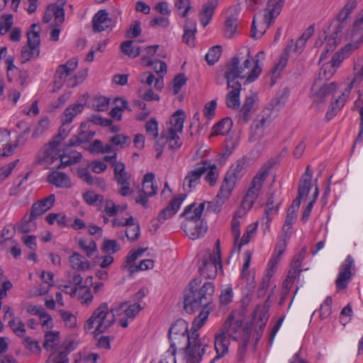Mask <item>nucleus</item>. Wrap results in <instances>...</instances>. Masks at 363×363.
Returning a JSON list of instances; mask_svg holds the SVG:
<instances>
[{"instance_id":"f3484780","label":"nucleus","mask_w":363,"mask_h":363,"mask_svg":"<svg viewBox=\"0 0 363 363\" xmlns=\"http://www.w3.org/2000/svg\"><path fill=\"white\" fill-rule=\"evenodd\" d=\"M241 86L242 85L240 83H231V85H227L228 89H232V90L229 91L225 96V102L228 108L238 109L240 107V93L241 91Z\"/></svg>"},{"instance_id":"7c9ffc66","label":"nucleus","mask_w":363,"mask_h":363,"mask_svg":"<svg viewBox=\"0 0 363 363\" xmlns=\"http://www.w3.org/2000/svg\"><path fill=\"white\" fill-rule=\"evenodd\" d=\"M216 6V4L210 1L203 5L202 10L200 13V17L201 23L204 27L209 23Z\"/></svg>"},{"instance_id":"864d4df0","label":"nucleus","mask_w":363,"mask_h":363,"mask_svg":"<svg viewBox=\"0 0 363 363\" xmlns=\"http://www.w3.org/2000/svg\"><path fill=\"white\" fill-rule=\"evenodd\" d=\"M83 199L86 203L94 206L97 202L101 203L104 200V196L96 194L93 191H87L83 194Z\"/></svg>"},{"instance_id":"bb28decb","label":"nucleus","mask_w":363,"mask_h":363,"mask_svg":"<svg viewBox=\"0 0 363 363\" xmlns=\"http://www.w3.org/2000/svg\"><path fill=\"white\" fill-rule=\"evenodd\" d=\"M352 50L357 49L359 44L363 42V23L357 24V19L354 22L353 28L351 33Z\"/></svg>"},{"instance_id":"13d9d810","label":"nucleus","mask_w":363,"mask_h":363,"mask_svg":"<svg viewBox=\"0 0 363 363\" xmlns=\"http://www.w3.org/2000/svg\"><path fill=\"white\" fill-rule=\"evenodd\" d=\"M141 31L140 22L135 21L126 31L125 36L128 38H135L140 35Z\"/></svg>"},{"instance_id":"6e6d98bb","label":"nucleus","mask_w":363,"mask_h":363,"mask_svg":"<svg viewBox=\"0 0 363 363\" xmlns=\"http://www.w3.org/2000/svg\"><path fill=\"white\" fill-rule=\"evenodd\" d=\"M79 247L86 253L89 258H91L94 253L97 251L96 244L94 241H91L88 245L85 241L80 240L78 242Z\"/></svg>"},{"instance_id":"f704fd0d","label":"nucleus","mask_w":363,"mask_h":363,"mask_svg":"<svg viewBox=\"0 0 363 363\" xmlns=\"http://www.w3.org/2000/svg\"><path fill=\"white\" fill-rule=\"evenodd\" d=\"M352 43H347L344 48H341L333 55L330 62V65L334 67L335 70L340 66V63L344 60L345 57V52H348L352 50Z\"/></svg>"},{"instance_id":"39448f33","label":"nucleus","mask_w":363,"mask_h":363,"mask_svg":"<svg viewBox=\"0 0 363 363\" xmlns=\"http://www.w3.org/2000/svg\"><path fill=\"white\" fill-rule=\"evenodd\" d=\"M220 242L218 239L213 252L208 250L199 262V271L206 279H214L218 274V267L222 268Z\"/></svg>"},{"instance_id":"c9c22d12","label":"nucleus","mask_w":363,"mask_h":363,"mask_svg":"<svg viewBox=\"0 0 363 363\" xmlns=\"http://www.w3.org/2000/svg\"><path fill=\"white\" fill-rule=\"evenodd\" d=\"M45 341L43 347L46 350H53L55 345L60 343V333L57 331L47 332L45 335Z\"/></svg>"},{"instance_id":"6e6552de","label":"nucleus","mask_w":363,"mask_h":363,"mask_svg":"<svg viewBox=\"0 0 363 363\" xmlns=\"http://www.w3.org/2000/svg\"><path fill=\"white\" fill-rule=\"evenodd\" d=\"M235 182L225 175L220 191L216 197V206L213 208L211 203H208L209 207L214 211H220V207L231 194L233 190Z\"/></svg>"},{"instance_id":"a19ab883","label":"nucleus","mask_w":363,"mask_h":363,"mask_svg":"<svg viewBox=\"0 0 363 363\" xmlns=\"http://www.w3.org/2000/svg\"><path fill=\"white\" fill-rule=\"evenodd\" d=\"M121 101V105L117 106L115 108H112L109 112V115L114 118H116L117 121H121L122 118L121 111L123 109H127L131 111V109L128 107V103L126 100L122 99L121 98H116L115 102Z\"/></svg>"},{"instance_id":"3c124183","label":"nucleus","mask_w":363,"mask_h":363,"mask_svg":"<svg viewBox=\"0 0 363 363\" xmlns=\"http://www.w3.org/2000/svg\"><path fill=\"white\" fill-rule=\"evenodd\" d=\"M27 44L29 46L40 49V32L38 30H28L27 32Z\"/></svg>"},{"instance_id":"2f4dec72","label":"nucleus","mask_w":363,"mask_h":363,"mask_svg":"<svg viewBox=\"0 0 363 363\" xmlns=\"http://www.w3.org/2000/svg\"><path fill=\"white\" fill-rule=\"evenodd\" d=\"M279 203H275L274 195L272 194L266 203V208L264 211V216L262 219L266 220V223L268 224L271 221L270 215L277 214L279 211Z\"/></svg>"},{"instance_id":"774afa93","label":"nucleus","mask_w":363,"mask_h":363,"mask_svg":"<svg viewBox=\"0 0 363 363\" xmlns=\"http://www.w3.org/2000/svg\"><path fill=\"white\" fill-rule=\"evenodd\" d=\"M125 235L127 238L130 242H134L139 238L140 235V228L139 224H137L135 226L127 228Z\"/></svg>"},{"instance_id":"393cba45","label":"nucleus","mask_w":363,"mask_h":363,"mask_svg":"<svg viewBox=\"0 0 363 363\" xmlns=\"http://www.w3.org/2000/svg\"><path fill=\"white\" fill-rule=\"evenodd\" d=\"M69 262L73 269L84 271L91 269V263L88 260H83V257L77 252L69 257Z\"/></svg>"},{"instance_id":"8fccbe9b","label":"nucleus","mask_w":363,"mask_h":363,"mask_svg":"<svg viewBox=\"0 0 363 363\" xmlns=\"http://www.w3.org/2000/svg\"><path fill=\"white\" fill-rule=\"evenodd\" d=\"M50 121L48 118H45L39 121L35 127L32 133L33 138H38L41 136L48 128Z\"/></svg>"},{"instance_id":"0eeeda50","label":"nucleus","mask_w":363,"mask_h":363,"mask_svg":"<svg viewBox=\"0 0 363 363\" xmlns=\"http://www.w3.org/2000/svg\"><path fill=\"white\" fill-rule=\"evenodd\" d=\"M269 114L264 115L255 119L250 126L248 141L252 143H259L262 139L267 124L269 123Z\"/></svg>"},{"instance_id":"9d476101","label":"nucleus","mask_w":363,"mask_h":363,"mask_svg":"<svg viewBox=\"0 0 363 363\" xmlns=\"http://www.w3.org/2000/svg\"><path fill=\"white\" fill-rule=\"evenodd\" d=\"M188 333V324L184 320H177L173 324L169 330V339L171 342L170 347L173 349L172 354H176V344L174 341L182 339L184 341L186 339V334Z\"/></svg>"},{"instance_id":"79ce46f5","label":"nucleus","mask_w":363,"mask_h":363,"mask_svg":"<svg viewBox=\"0 0 363 363\" xmlns=\"http://www.w3.org/2000/svg\"><path fill=\"white\" fill-rule=\"evenodd\" d=\"M9 325L13 332L19 337H23L26 333L25 325L18 318H13L9 321Z\"/></svg>"},{"instance_id":"4c0bfd02","label":"nucleus","mask_w":363,"mask_h":363,"mask_svg":"<svg viewBox=\"0 0 363 363\" xmlns=\"http://www.w3.org/2000/svg\"><path fill=\"white\" fill-rule=\"evenodd\" d=\"M40 54V49L35 47L24 45L21 52V58L22 63H26L33 58L37 57Z\"/></svg>"},{"instance_id":"680f3d73","label":"nucleus","mask_w":363,"mask_h":363,"mask_svg":"<svg viewBox=\"0 0 363 363\" xmlns=\"http://www.w3.org/2000/svg\"><path fill=\"white\" fill-rule=\"evenodd\" d=\"M186 77L184 74H177L173 79V89L174 94H177L181 88L186 84Z\"/></svg>"},{"instance_id":"5fc2aeb1","label":"nucleus","mask_w":363,"mask_h":363,"mask_svg":"<svg viewBox=\"0 0 363 363\" xmlns=\"http://www.w3.org/2000/svg\"><path fill=\"white\" fill-rule=\"evenodd\" d=\"M257 226V223L254 225H250L247 226L246 229V233L243 235L242 239L238 245V251L240 252L242 246L247 244L250 240L252 235L255 232Z\"/></svg>"},{"instance_id":"473e14b6","label":"nucleus","mask_w":363,"mask_h":363,"mask_svg":"<svg viewBox=\"0 0 363 363\" xmlns=\"http://www.w3.org/2000/svg\"><path fill=\"white\" fill-rule=\"evenodd\" d=\"M65 4L66 0H57L55 4L49 6V9L52 11L55 20L60 23L65 21L64 6Z\"/></svg>"},{"instance_id":"412c9836","label":"nucleus","mask_w":363,"mask_h":363,"mask_svg":"<svg viewBox=\"0 0 363 363\" xmlns=\"http://www.w3.org/2000/svg\"><path fill=\"white\" fill-rule=\"evenodd\" d=\"M247 167V159L245 157L238 160L235 164L231 165L225 174V176L236 182L237 179L241 178Z\"/></svg>"},{"instance_id":"1a4fd4ad","label":"nucleus","mask_w":363,"mask_h":363,"mask_svg":"<svg viewBox=\"0 0 363 363\" xmlns=\"http://www.w3.org/2000/svg\"><path fill=\"white\" fill-rule=\"evenodd\" d=\"M182 228L191 240H196L203 236L207 231V223L204 220L198 221H184Z\"/></svg>"},{"instance_id":"423d86ee","label":"nucleus","mask_w":363,"mask_h":363,"mask_svg":"<svg viewBox=\"0 0 363 363\" xmlns=\"http://www.w3.org/2000/svg\"><path fill=\"white\" fill-rule=\"evenodd\" d=\"M355 271L354 259L348 255L344 263L341 265L338 276L335 280V286L337 290H343L347 287Z\"/></svg>"},{"instance_id":"052dcab7","label":"nucleus","mask_w":363,"mask_h":363,"mask_svg":"<svg viewBox=\"0 0 363 363\" xmlns=\"http://www.w3.org/2000/svg\"><path fill=\"white\" fill-rule=\"evenodd\" d=\"M110 99L105 96H99L94 100L93 107L98 111H103L108 108Z\"/></svg>"},{"instance_id":"72a5a7b5","label":"nucleus","mask_w":363,"mask_h":363,"mask_svg":"<svg viewBox=\"0 0 363 363\" xmlns=\"http://www.w3.org/2000/svg\"><path fill=\"white\" fill-rule=\"evenodd\" d=\"M336 88L337 84L335 82L316 87L315 89H318L315 94L316 101L319 103L323 102L326 96L335 91Z\"/></svg>"},{"instance_id":"6ab92c4d","label":"nucleus","mask_w":363,"mask_h":363,"mask_svg":"<svg viewBox=\"0 0 363 363\" xmlns=\"http://www.w3.org/2000/svg\"><path fill=\"white\" fill-rule=\"evenodd\" d=\"M261 189V187H258L257 185L251 182L250 187L249 188L247 194H245L242 201V207L243 208V213H246L252 207L257 198L258 197Z\"/></svg>"},{"instance_id":"4468645a","label":"nucleus","mask_w":363,"mask_h":363,"mask_svg":"<svg viewBox=\"0 0 363 363\" xmlns=\"http://www.w3.org/2000/svg\"><path fill=\"white\" fill-rule=\"evenodd\" d=\"M55 201V195L50 194L48 197L35 202L31 206L30 213L32 214L33 217L36 218L42 216L53 206Z\"/></svg>"},{"instance_id":"4d7b16f0","label":"nucleus","mask_w":363,"mask_h":363,"mask_svg":"<svg viewBox=\"0 0 363 363\" xmlns=\"http://www.w3.org/2000/svg\"><path fill=\"white\" fill-rule=\"evenodd\" d=\"M145 89L143 87H140L138 90L139 97H140L144 101H152L160 100L159 95L155 94L151 89H149L143 93Z\"/></svg>"},{"instance_id":"a878e982","label":"nucleus","mask_w":363,"mask_h":363,"mask_svg":"<svg viewBox=\"0 0 363 363\" xmlns=\"http://www.w3.org/2000/svg\"><path fill=\"white\" fill-rule=\"evenodd\" d=\"M215 350L217 355L216 359H220L228 352L229 340L226 335L217 334L215 337Z\"/></svg>"},{"instance_id":"cd10ccee","label":"nucleus","mask_w":363,"mask_h":363,"mask_svg":"<svg viewBox=\"0 0 363 363\" xmlns=\"http://www.w3.org/2000/svg\"><path fill=\"white\" fill-rule=\"evenodd\" d=\"M232 126V120L228 117L225 118L218 123H217L216 125H214V126L213 127V132L211 133V136H215L218 135H225L230 132Z\"/></svg>"},{"instance_id":"20e7f679","label":"nucleus","mask_w":363,"mask_h":363,"mask_svg":"<svg viewBox=\"0 0 363 363\" xmlns=\"http://www.w3.org/2000/svg\"><path fill=\"white\" fill-rule=\"evenodd\" d=\"M281 6V0H269L264 11L255 14L251 27V38L257 39L265 33L272 21L279 14Z\"/></svg>"},{"instance_id":"5701e85b","label":"nucleus","mask_w":363,"mask_h":363,"mask_svg":"<svg viewBox=\"0 0 363 363\" xmlns=\"http://www.w3.org/2000/svg\"><path fill=\"white\" fill-rule=\"evenodd\" d=\"M36 217H33L32 214H26L21 220L16 224L13 228L19 233H28L36 229L37 225L35 222Z\"/></svg>"},{"instance_id":"c85d7f7f","label":"nucleus","mask_w":363,"mask_h":363,"mask_svg":"<svg viewBox=\"0 0 363 363\" xmlns=\"http://www.w3.org/2000/svg\"><path fill=\"white\" fill-rule=\"evenodd\" d=\"M84 105L79 103H75L67 107L64 112L62 117L63 125L70 123L75 116L81 113L83 110Z\"/></svg>"},{"instance_id":"0e129e2a","label":"nucleus","mask_w":363,"mask_h":363,"mask_svg":"<svg viewBox=\"0 0 363 363\" xmlns=\"http://www.w3.org/2000/svg\"><path fill=\"white\" fill-rule=\"evenodd\" d=\"M120 249L119 245L118 242L115 240H105L104 241V245L102 247V250L105 252L115 253L118 252Z\"/></svg>"},{"instance_id":"e2e57ef3","label":"nucleus","mask_w":363,"mask_h":363,"mask_svg":"<svg viewBox=\"0 0 363 363\" xmlns=\"http://www.w3.org/2000/svg\"><path fill=\"white\" fill-rule=\"evenodd\" d=\"M104 211L109 216H114L119 211L120 206L116 205L111 200L106 199L104 201Z\"/></svg>"},{"instance_id":"69168bd1","label":"nucleus","mask_w":363,"mask_h":363,"mask_svg":"<svg viewBox=\"0 0 363 363\" xmlns=\"http://www.w3.org/2000/svg\"><path fill=\"white\" fill-rule=\"evenodd\" d=\"M18 161V160H16L0 168V181L5 179L11 174Z\"/></svg>"},{"instance_id":"7ed1b4c3","label":"nucleus","mask_w":363,"mask_h":363,"mask_svg":"<svg viewBox=\"0 0 363 363\" xmlns=\"http://www.w3.org/2000/svg\"><path fill=\"white\" fill-rule=\"evenodd\" d=\"M127 303V302H123L118 306L109 309L107 303H102L86 321L84 326V330L89 332L95 327L92 333L96 335L106 332L116 322V314L124 308Z\"/></svg>"},{"instance_id":"ddd939ff","label":"nucleus","mask_w":363,"mask_h":363,"mask_svg":"<svg viewBox=\"0 0 363 363\" xmlns=\"http://www.w3.org/2000/svg\"><path fill=\"white\" fill-rule=\"evenodd\" d=\"M185 195L179 194L172 199L168 206L163 208L157 216V221L162 223L164 220L172 218L179 208L182 203L184 200Z\"/></svg>"},{"instance_id":"338daca9","label":"nucleus","mask_w":363,"mask_h":363,"mask_svg":"<svg viewBox=\"0 0 363 363\" xmlns=\"http://www.w3.org/2000/svg\"><path fill=\"white\" fill-rule=\"evenodd\" d=\"M45 363H69V359L62 353L55 352L50 354Z\"/></svg>"},{"instance_id":"4be33fe9","label":"nucleus","mask_w":363,"mask_h":363,"mask_svg":"<svg viewBox=\"0 0 363 363\" xmlns=\"http://www.w3.org/2000/svg\"><path fill=\"white\" fill-rule=\"evenodd\" d=\"M276 160L271 158L259 169L257 174L253 177L252 182L257 185L258 187H262L264 182L269 175V171L276 164Z\"/></svg>"},{"instance_id":"f257e3e1","label":"nucleus","mask_w":363,"mask_h":363,"mask_svg":"<svg viewBox=\"0 0 363 363\" xmlns=\"http://www.w3.org/2000/svg\"><path fill=\"white\" fill-rule=\"evenodd\" d=\"M263 55L264 52H258L256 59L252 60L250 50H247L246 58L235 55L228 60L225 65L223 74L227 85L230 86L231 83H240L239 79H246L245 82L247 83L255 81L262 71L258 57Z\"/></svg>"},{"instance_id":"dca6fc26","label":"nucleus","mask_w":363,"mask_h":363,"mask_svg":"<svg viewBox=\"0 0 363 363\" xmlns=\"http://www.w3.org/2000/svg\"><path fill=\"white\" fill-rule=\"evenodd\" d=\"M208 167L207 160L199 164L196 169L190 171L186 176L184 184L187 182L189 189L195 187L199 183L201 175L206 173Z\"/></svg>"},{"instance_id":"58836bf2","label":"nucleus","mask_w":363,"mask_h":363,"mask_svg":"<svg viewBox=\"0 0 363 363\" xmlns=\"http://www.w3.org/2000/svg\"><path fill=\"white\" fill-rule=\"evenodd\" d=\"M164 135L166 143L168 144L169 150H176L182 146V142L174 131H167V134Z\"/></svg>"},{"instance_id":"b1692460","label":"nucleus","mask_w":363,"mask_h":363,"mask_svg":"<svg viewBox=\"0 0 363 363\" xmlns=\"http://www.w3.org/2000/svg\"><path fill=\"white\" fill-rule=\"evenodd\" d=\"M48 181L57 187L69 188L71 186L70 180L67 174L64 172H51L48 177Z\"/></svg>"},{"instance_id":"de8ad7c7","label":"nucleus","mask_w":363,"mask_h":363,"mask_svg":"<svg viewBox=\"0 0 363 363\" xmlns=\"http://www.w3.org/2000/svg\"><path fill=\"white\" fill-rule=\"evenodd\" d=\"M212 308H202L201 311L198 315V316L194 319L192 324V328L196 329H200L204 324L205 321L207 320L208 316L210 313V311Z\"/></svg>"},{"instance_id":"49530a36","label":"nucleus","mask_w":363,"mask_h":363,"mask_svg":"<svg viewBox=\"0 0 363 363\" xmlns=\"http://www.w3.org/2000/svg\"><path fill=\"white\" fill-rule=\"evenodd\" d=\"M12 14H4L0 19V35H5L13 25Z\"/></svg>"},{"instance_id":"f03ea898","label":"nucleus","mask_w":363,"mask_h":363,"mask_svg":"<svg viewBox=\"0 0 363 363\" xmlns=\"http://www.w3.org/2000/svg\"><path fill=\"white\" fill-rule=\"evenodd\" d=\"M201 284L200 277L192 279L184 290V309L189 314L194 313L201 307L211 308L212 296L215 291L213 282H206L199 289Z\"/></svg>"},{"instance_id":"c756f323","label":"nucleus","mask_w":363,"mask_h":363,"mask_svg":"<svg viewBox=\"0 0 363 363\" xmlns=\"http://www.w3.org/2000/svg\"><path fill=\"white\" fill-rule=\"evenodd\" d=\"M184 122V112L182 110H177L172 116L170 123L172 126L168 131H174V133L182 132Z\"/></svg>"},{"instance_id":"ea45409f","label":"nucleus","mask_w":363,"mask_h":363,"mask_svg":"<svg viewBox=\"0 0 363 363\" xmlns=\"http://www.w3.org/2000/svg\"><path fill=\"white\" fill-rule=\"evenodd\" d=\"M59 156L61 160V164L58 166V168H63L65 166L70 165L72 162H77L82 158L81 153L77 152L72 159L70 156H67L65 150H60Z\"/></svg>"},{"instance_id":"aec40b11","label":"nucleus","mask_w":363,"mask_h":363,"mask_svg":"<svg viewBox=\"0 0 363 363\" xmlns=\"http://www.w3.org/2000/svg\"><path fill=\"white\" fill-rule=\"evenodd\" d=\"M255 100V96L252 95L245 98L244 104L240 110L238 115V123L244 124L250 120L251 113H252Z\"/></svg>"},{"instance_id":"2eb2a0df","label":"nucleus","mask_w":363,"mask_h":363,"mask_svg":"<svg viewBox=\"0 0 363 363\" xmlns=\"http://www.w3.org/2000/svg\"><path fill=\"white\" fill-rule=\"evenodd\" d=\"M111 26V19L105 9L99 10L92 18L94 32H101Z\"/></svg>"},{"instance_id":"bf43d9fd","label":"nucleus","mask_w":363,"mask_h":363,"mask_svg":"<svg viewBox=\"0 0 363 363\" xmlns=\"http://www.w3.org/2000/svg\"><path fill=\"white\" fill-rule=\"evenodd\" d=\"M128 303L124 306V308L127 306L125 309V314L127 318H134L135 315L143 308L140 303L128 304L129 303Z\"/></svg>"},{"instance_id":"09e8293b","label":"nucleus","mask_w":363,"mask_h":363,"mask_svg":"<svg viewBox=\"0 0 363 363\" xmlns=\"http://www.w3.org/2000/svg\"><path fill=\"white\" fill-rule=\"evenodd\" d=\"M357 5V0H347V4L342 9L338 14V18L347 19L352 12L355 9Z\"/></svg>"},{"instance_id":"f8f14e48","label":"nucleus","mask_w":363,"mask_h":363,"mask_svg":"<svg viewBox=\"0 0 363 363\" xmlns=\"http://www.w3.org/2000/svg\"><path fill=\"white\" fill-rule=\"evenodd\" d=\"M78 60L76 58L68 60L65 65L58 66L55 74V84L60 86L66 78L77 69Z\"/></svg>"},{"instance_id":"a18cd8bd","label":"nucleus","mask_w":363,"mask_h":363,"mask_svg":"<svg viewBox=\"0 0 363 363\" xmlns=\"http://www.w3.org/2000/svg\"><path fill=\"white\" fill-rule=\"evenodd\" d=\"M238 27V19L235 16H231L225 21V34L228 38H231L236 32Z\"/></svg>"},{"instance_id":"e433bc0d","label":"nucleus","mask_w":363,"mask_h":363,"mask_svg":"<svg viewBox=\"0 0 363 363\" xmlns=\"http://www.w3.org/2000/svg\"><path fill=\"white\" fill-rule=\"evenodd\" d=\"M121 51L130 57H135L140 55V48L133 45V40H126L121 44Z\"/></svg>"},{"instance_id":"a211bd4d","label":"nucleus","mask_w":363,"mask_h":363,"mask_svg":"<svg viewBox=\"0 0 363 363\" xmlns=\"http://www.w3.org/2000/svg\"><path fill=\"white\" fill-rule=\"evenodd\" d=\"M205 202L200 203L199 206H196L195 203H192L185 208L181 216L185 218L184 221H198L204 220L201 218Z\"/></svg>"},{"instance_id":"603ef678","label":"nucleus","mask_w":363,"mask_h":363,"mask_svg":"<svg viewBox=\"0 0 363 363\" xmlns=\"http://www.w3.org/2000/svg\"><path fill=\"white\" fill-rule=\"evenodd\" d=\"M145 130L147 134L155 139L158 135V123L155 118H152L145 124Z\"/></svg>"},{"instance_id":"9b49d317","label":"nucleus","mask_w":363,"mask_h":363,"mask_svg":"<svg viewBox=\"0 0 363 363\" xmlns=\"http://www.w3.org/2000/svg\"><path fill=\"white\" fill-rule=\"evenodd\" d=\"M206 347L204 343H187L184 348L185 359L190 363H200Z\"/></svg>"},{"instance_id":"37998d69","label":"nucleus","mask_w":363,"mask_h":363,"mask_svg":"<svg viewBox=\"0 0 363 363\" xmlns=\"http://www.w3.org/2000/svg\"><path fill=\"white\" fill-rule=\"evenodd\" d=\"M207 165L208 166L206 169V174L205 179L209 183L211 186H214L216 183L218 174L217 172L218 168L216 164H211V162L207 160Z\"/></svg>"},{"instance_id":"c03bdc74","label":"nucleus","mask_w":363,"mask_h":363,"mask_svg":"<svg viewBox=\"0 0 363 363\" xmlns=\"http://www.w3.org/2000/svg\"><path fill=\"white\" fill-rule=\"evenodd\" d=\"M222 53V48L220 45L212 47L206 55V60L208 65H214L220 58Z\"/></svg>"}]
</instances>
